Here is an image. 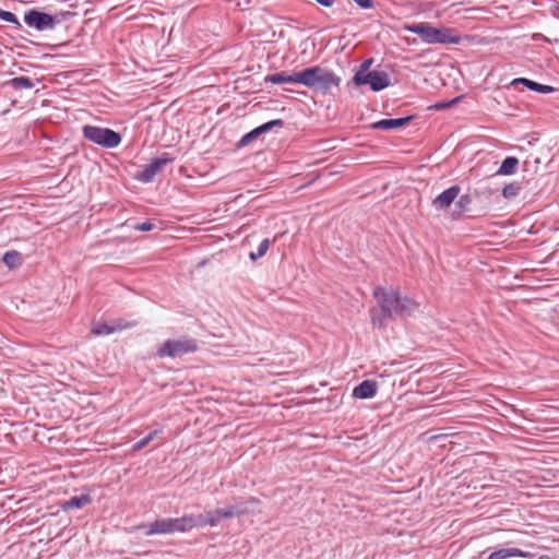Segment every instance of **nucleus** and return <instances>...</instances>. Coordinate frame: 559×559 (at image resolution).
Instances as JSON below:
<instances>
[{"label":"nucleus","mask_w":559,"mask_h":559,"mask_svg":"<svg viewBox=\"0 0 559 559\" xmlns=\"http://www.w3.org/2000/svg\"><path fill=\"white\" fill-rule=\"evenodd\" d=\"M405 28L418 35L424 43L429 45H456L461 41V36L449 27H435L429 23L421 22L406 25Z\"/></svg>","instance_id":"1"},{"label":"nucleus","mask_w":559,"mask_h":559,"mask_svg":"<svg viewBox=\"0 0 559 559\" xmlns=\"http://www.w3.org/2000/svg\"><path fill=\"white\" fill-rule=\"evenodd\" d=\"M299 84L317 92L326 93L340 85L341 79L331 70L316 66L299 71Z\"/></svg>","instance_id":"2"},{"label":"nucleus","mask_w":559,"mask_h":559,"mask_svg":"<svg viewBox=\"0 0 559 559\" xmlns=\"http://www.w3.org/2000/svg\"><path fill=\"white\" fill-rule=\"evenodd\" d=\"M254 503V500H250L248 502H240L233 506H228L226 508H219L212 511H206L202 514H199V523L201 527L204 526H216L222 520L230 519L243 513L249 512L251 509L248 504Z\"/></svg>","instance_id":"3"},{"label":"nucleus","mask_w":559,"mask_h":559,"mask_svg":"<svg viewBox=\"0 0 559 559\" xmlns=\"http://www.w3.org/2000/svg\"><path fill=\"white\" fill-rule=\"evenodd\" d=\"M83 136L104 148H116L120 145L122 138L121 135L109 129L98 126L86 124L82 128Z\"/></svg>","instance_id":"4"},{"label":"nucleus","mask_w":559,"mask_h":559,"mask_svg":"<svg viewBox=\"0 0 559 559\" xmlns=\"http://www.w3.org/2000/svg\"><path fill=\"white\" fill-rule=\"evenodd\" d=\"M373 295L381 307L383 318H377L376 314H372V322L374 324L379 322L382 325L384 318L396 314L401 295L392 287H377Z\"/></svg>","instance_id":"5"},{"label":"nucleus","mask_w":559,"mask_h":559,"mask_svg":"<svg viewBox=\"0 0 559 559\" xmlns=\"http://www.w3.org/2000/svg\"><path fill=\"white\" fill-rule=\"evenodd\" d=\"M197 348V342L193 338L167 340L157 349V356L160 358H177L185 354L193 353Z\"/></svg>","instance_id":"6"},{"label":"nucleus","mask_w":559,"mask_h":559,"mask_svg":"<svg viewBox=\"0 0 559 559\" xmlns=\"http://www.w3.org/2000/svg\"><path fill=\"white\" fill-rule=\"evenodd\" d=\"M353 80L358 86L370 85V88L374 92L382 91L390 85V76L384 71L358 70Z\"/></svg>","instance_id":"7"},{"label":"nucleus","mask_w":559,"mask_h":559,"mask_svg":"<svg viewBox=\"0 0 559 559\" xmlns=\"http://www.w3.org/2000/svg\"><path fill=\"white\" fill-rule=\"evenodd\" d=\"M173 159L166 154L152 159L147 165H144L142 170L138 174L136 178L142 182H151L154 177L162 171V169Z\"/></svg>","instance_id":"8"},{"label":"nucleus","mask_w":559,"mask_h":559,"mask_svg":"<svg viewBox=\"0 0 559 559\" xmlns=\"http://www.w3.org/2000/svg\"><path fill=\"white\" fill-rule=\"evenodd\" d=\"M24 22L38 31L51 29L55 26L53 16L36 10H31L24 15Z\"/></svg>","instance_id":"9"},{"label":"nucleus","mask_w":559,"mask_h":559,"mask_svg":"<svg viewBox=\"0 0 559 559\" xmlns=\"http://www.w3.org/2000/svg\"><path fill=\"white\" fill-rule=\"evenodd\" d=\"M461 189L459 186H452L449 189L444 190L442 193H440L433 201L432 206L437 211H443L447 210L453 201L457 198Z\"/></svg>","instance_id":"10"},{"label":"nucleus","mask_w":559,"mask_h":559,"mask_svg":"<svg viewBox=\"0 0 559 559\" xmlns=\"http://www.w3.org/2000/svg\"><path fill=\"white\" fill-rule=\"evenodd\" d=\"M129 326H130V324L123 322L122 320H118L112 323L95 322L93 324L92 332L95 335H109L117 331L128 329Z\"/></svg>","instance_id":"11"},{"label":"nucleus","mask_w":559,"mask_h":559,"mask_svg":"<svg viewBox=\"0 0 559 559\" xmlns=\"http://www.w3.org/2000/svg\"><path fill=\"white\" fill-rule=\"evenodd\" d=\"M199 522V515L193 514H186L181 518L173 519L174 531L175 533H183L194 527H201Z\"/></svg>","instance_id":"12"},{"label":"nucleus","mask_w":559,"mask_h":559,"mask_svg":"<svg viewBox=\"0 0 559 559\" xmlns=\"http://www.w3.org/2000/svg\"><path fill=\"white\" fill-rule=\"evenodd\" d=\"M283 124H284V122L281 119L271 120L266 123H263L262 126H260V127L253 129L252 131H250L249 133L245 134L242 136V139L240 140V145H247L251 141L257 139L263 132L271 130L273 127H282Z\"/></svg>","instance_id":"13"},{"label":"nucleus","mask_w":559,"mask_h":559,"mask_svg":"<svg viewBox=\"0 0 559 559\" xmlns=\"http://www.w3.org/2000/svg\"><path fill=\"white\" fill-rule=\"evenodd\" d=\"M378 385L372 380H365L353 390L356 399H372L377 394Z\"/></svg>","instance_id":"14"},{"label":"nucleus","mask_w":559,"mask_h":559,"mask_svg":"<svg viewBox=\"0 0 559 559\" xmlns=\"http://www.w3.org/2000/svg\"><path fill=\"white\" fill-rule=\"evenodd\" d=\"M298 79H299V71L298 72L283 71V72H278V73L269 74L265 78V82H270L272 84H284V83L299 84Z\"/></svg>","instance_id":"15"},{"label":"nucleus","mask_w":559,"mask_h":559,"mask_svg":"<svg viewBox=\"0 0 559 559\" xmlns=\"http://www.w3.org/2000/svg\"><path fill=\"white\" fill-rule=\"evenodd\" d=\"M174 525H173V519H157L155 522H153L148 530L146 531V535H155V534H173Z\"/></svg>","instance_id":"16"},{"label":"nucleus","mask_w":559,"mask_h":559,"mask_svg":"<svg viewBox=\"0 0 559 559\" xmlns=\"http://www.w3.org/2000/svg\"><path fill=\"white\" fill-rule=\"evenodd\" d=\"M411 120V117L397 119H382L372 124L373 129L393 130L405 126Z\"/></svg>","instance_id":"17"},{"label":"nucleus","mask_w":559,"mask_h":559,"mask_svg":"<svg viewBox=\"0 0 559 559\" xmlns=\"http://www.w3.org/2000/svg\"><path fill=\"white\" fill-rule=\"evenodd\" d=\"M518 84H524L530 90L538 92V93H543V94H548L554 91L552 86L539 84L537 82L531 81L525 78H519V79H514L512 81V85H518Z\"/></svg>","instance_id":"18"},{"label":"nucleus","mask_w":559,"mask_h":559,"mask_svg":"<svg viewBox=\"0 0 559 559\" xmlns=\"http://www.w3.org/2000/svg\"><path fill=\"white\" fill-rule=\"evenodd\" d=\"M519 167V159L514 156L507 157L499 169L497 170V176H511L514 175Z\"/></svg>","instance_id":"19"},{"label":"nucleus","mask_w":559,"mask_h":559,"mask_svg":"<svg viewBox=\"0 0 559 559\" xmlns=\"http://www.w3.org/2000/svg\"><path fill=\"white\" fill-rule=\"evenodd\" d=\"M418 308V304H416L414 300L401 296L399 301V308H397V316H411L414 311H416Z\"/></svg>","instance_id":"20"},{"label":"nucleus","mask_w":559,"mask_h":559,"mask_svg":"<svg viewBox=\"0 0 559 559\" xmlns=\"http://www.w3.org/2000/svg\"><path fill=\"white\" fill-rule=\"evenodd\" d=\"M514 557H526V555L518 548H502L493 551L488 559H511Z\"/></svg>","instance_id":"21"},{"label":"nucleus","mask_w":559,"mask_h":559,"mask_svg":"<svg viewBox=\"0 0 559 559\" xmlns=\"http://www.w3.org/2000/svg\"><path fill=\"white\" fill-rule=\"evenodd\" d=\"M2 261L9 269H16L22 265L23 258L20 252L11 250L3 254Z\"/></svg>","instance_id":"22"},{"label":"nucleus","mask_w":559,"mask_h":559,"mask_svg":"<svg viewBox=\"0 0 559 559\" xmlns=\"http://www.w3.org/2000/svg\"><path fill=\"white\" fill-rule=\"evenodd\" d=\"M90 502L91 498L88 495L75 496L64 502L63 510L81 509Z\"/></svg>","instance_id":"23"},{"label":"nucleus","mask_w":559,"mask_h":559,"mask_svg":"<svg viewBox=\"0 0 559 559\" xmlns=\"http://www.w3.org/2000/svg\"><path fill=\"white\" fill-rule=\"evenodd\" d=\"M10 84L12 87H14L16 90H22V88L29 90V88L34 87L33 81L26 76L14 78L10 81Z\"/></svg>","instance_id":"24"},{"label":"nucleus","mask_w":559,"mask_h":559,"mask_svg":"<svg viewBox=\"0 0 559 559\" xmlns=\"http://www.w3.org/2000/svg\"><path fill=\"white\" fill-rule=\"evenodd\" d=\"M521 189H522L521 183L511 182L502 189V195L506 199L515 198L520 193Z\"/></svg>","instance_id":"25"},{"label":"nucleus","mask_w":559,"mask_h":559,"mask_svg":"<svg viewBox=\"0 0 559 559\" xmlns=\"http://www.w3.org/2000/svg\"><path fill=\"white\" fill-rule=\"evenodd\" d=\"M269 248H270V240L269 239L262 240L260 242V245L258 246L257 251L250 252V254H249L250 259L255 261V260L262 258L267 252Z\"/></svg>","instance_id":"26"},{"label":"nucleus","mask_w":559,"mask_h":559,"mask_svg":"<svg viewBox=\"0 0 559 559\" xmlns=\"http://www.w3.org/2000/svg\"><path fill=\"white\" fill-rule=\"evenodd\" d=\"M162 432V429H155L150 432L145 438L141 439L133 445L134 451H140L145 448L156 436Z\"/></svg>","instance_id":"27"},{"label":"nucleus","mask_w":559,"mask_h":559,"mask_svg":"<svg viewBox=\"0 0 559 559\" xmlns=\"http://www.w3.org/2000/svg\"><path fill=\"white\" fill-rule=\"evenodd\" d=\"M0 19L5 22L19 24L16 16L12 12L3 11L1 9H0Z\"/></svg>","instance_id":"28"},{"label":"nucleus","mask_w":559,"mask_h":559,"mask_svg":"<svg viewBox=\"0 0 559 559\" xmlns=\"http://www.w3.org/2000/svg\"><path fill=\"white\" fill-rule=\"evenodd\" d=\"M153 228H154V225L150 221H146L144 223H141V224H138L134 226V229L140 230V231H150Z\"/></svg>","instance_id":"29"},{"label":"nucleus","mask_w":559,"mask_h":559,"mask_svg":"<svg viewBox=\"0 0 559 559\" xmlns=\"http://www.w3.org/2000/svg\"><path fill=\"white\" fill-rule=\"evenodd\" d=\"M357 5L364 9H369L372 7V0H353Z\"/></svg>","instance_id":"30"},{"label":"nucleus","mask_w":559,"mask_h":559,"mask_svg":"<svg viewBox=\"0 0 559 559\" xmlns=\"http://www.w3.org/2000/svg\"><path fill=\"white\" fill-rule=\"evenodd\" d=\"M322 7H332L335 0H316Z\"/></svg>","instance_id":"31"},{"label":"nucleus","mask_w":559,"mask_h":559,"mask_svg":"<svg viewBox=\"0 0 559 559\" xmlns=\"http://www.w3.org/2000/svg\"><path fill=\"white\" fill-rule=\"evenodd\" d=\"M456 100H453V103H455ZM452 104V102L450 103H439V104H436L435 105V108L440 110V109H444V108H448L450 105Z\"/></svg>","instance_id":"32"},{"label":"nucleus","mask_w":559,"mask_h":559,"mask_svg":"<svg viewBox=\"0 0 559 559\" xmlns=\"http://www.w3.org/2000/svg\"><path fill=\"white\" fill-rule=\"evenodd\" d=\"M371 64V60H367L365 61L361 66H360V69L359 70H365V71H368V68L369 66Z\"/></svg>","instance_id":"33"},{"label":"nucleus","mask_w":559,"mask_h":559,"mask_svg":"<svg viewBox=\"0 0 559 559\" xmlns=\"http://www.w3.org/2000/svg\"><path fill=\"white\" fill-rule=\"evenodd\" d=\"M538 559H551V558H549L548 556H542Z\"/></svg>","instance_id":"34"},{"label":"nucleus","mask_w":559,"mask_h":559,"mask_svg":"<svg viewBox=\"0 0 559 559\" xmlns=\"http://www.w3.org/2000/svg\"><path fill=\"white\" fill-rule=\"evenodd\" d=\"M464 198H461L459 204L462 205Z\"/></svg>","instance_id":"35"}]
</instances>
